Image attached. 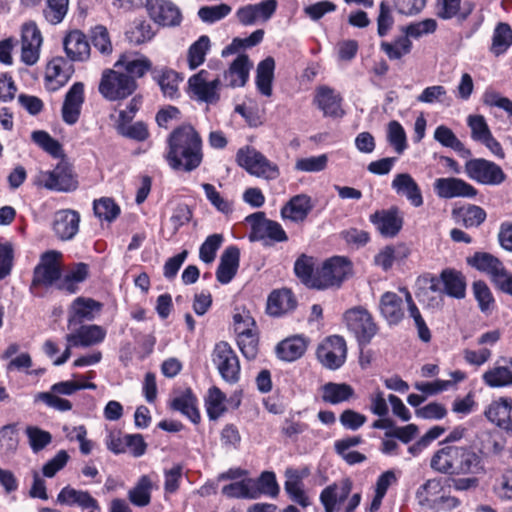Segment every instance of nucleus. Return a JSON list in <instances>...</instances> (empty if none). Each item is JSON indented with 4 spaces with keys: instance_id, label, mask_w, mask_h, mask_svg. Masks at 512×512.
<instances>
[{
    "instance_id": "obj_20",
    "label": "nucleus",
    "mask_w": 512,
    "mask_h": 512,
    "mask_svg": "<svg viewBox=\"0 0 512 512\" xmlns=\"http://www.w3.org/2000/svg\"><path fill=\"white\" fill-rule=\"evenodd\" d=\"M391 188L397 195L405 197L413 207H420L424 203L421 188L409 173H398L391 182Z\"/></svg>"
},
{
    "instance_id": "obj_56",
    "label": "nucleus",
    "mask_w": 512,
    "mask_h": 512,
    "mask_svg": "<svg viewBox=\"0 0 512 512\" xmlns=\"http://www.w3.org/2000/svg\"><path fill=\"white\" fill-rule=\"evenodd\" d=\"M25 433L29 440V445L34 453L43 450L52 441V435L37 426H27Z\"/></svg>"
},
{
    "instance_id": "obj_26",
    "label": "nucleus",
    "mask_w": 512,
    "mask_h": 512,
    "mask_svg": "<svg viewBox=\"0 0 512 512\" xmlns=\"http://www.w3.org/2000/svg\"><path fill=\"white\" fill-rule=\"evenodd\" d=\"M69 59L62 56L54 57L46 68V80L56 82V86L51 90L55 91L59 87L65 85L74 73V66Z\"/></svg>"
},
{
    "instance_id": "obj_37",
    "label": "nucleus",
    "mask_w": 512,
    "mask_h": 512,
    "mask_svg": "<svg viewBox=\"0 0 512 512\" xmlns=\"http://www.w3.org/2000/svg\"><path fill=\"white\" fill-rule=\"evenodd\" d=\"M152 78L155 80L165 97L174 99L179 96L178 85L182 77L172 69L153 70Z\"/></svg>"
},
{
    "instance_id": "obj_39",
    "label": "nucleus",
    "mask_w": 512,
    "mask_h": 512,
    "mask_svg": "<svg viewBox=\"0 0 512 512\" xmlns=\"http://www.w3.org/2000/svg\"><path fill=\"white\" fill-rule=\"evenodd\" d=\"M354 394L353 387L347 383L328 382L322 386V400L332 405L346 402Z\"/></svg>"
},
{
    "instance_id": "obj_40",
    "label": "nucleus",
    "mask_w": 512,
    "mask_h": 512,
    "mask_svg": "<svg viewBox=\"0 0 512 512\" xmlns=\"http://www.w3.org/2000/svg\"><path fill=\"white\" fill-rule=\"evenodd\" d=\"M237 344L242 352L243 356L252 360L255 359L258 354V333L257 329L241 327L237 325Z\"/></svg>"
},
{
    "instance_id": "obj_57",
    "label": "nucleus",
    "mask_w": 512,
    "mask_h": 512,
    "mask_svg": "<svg viewBox=\"0 0 512 512\" xmlns=\"http://www.w3.org/2000/svg\"><path fill=\"white\" fill-rule=\"evenodd\" d=\"M223 239L224 238L222 234L216 233L209 235L200 246L199 258L204 263H212L216 258V253L218 249L221 247Z\"/></svg>"
},
{
    "instance_id": "obj_15",
    "label": "nucleus",
    "mask_w": 512,
    "mask_h": 512,
    "mask_svg": "<svg viewBox=\"0 0 512 512\" xmlns=\"http://www.w3.org/2000/svg\"><path fill=\"white\" fill-rule=\"evenodd\" d=\"M102 309V304L92 298L79 296L75 298L68 309L67 328L75 329L84 321L95 319Z\"/></svg>"
},
{
    "instance_id": "obj_34",
    "label": "nucleus",
    "mask_w": 512,
    "mask_h": 512,
    "mask_svg": "<svg viewBox=\"0 0 512 512\" xmlns=\"http://www.w3.org/2000/svg\"><path fill=\"white\" fill-rule=\"evenodd\" d=\"M198 400L192 390L187 388L181 395L175 397L171 402V409L186 416L192 423L200 422V412L197 407Z\"/></svg>"
},
{
    "instance_id": "obj_12",
    "label": "nucleus",
    "mask_w": 512,
    "mask_h": 512,
    "mask_svg": "<svg viewBox=\"0 0 512 512\" xmlns=\"http://www.w3.org/2000/svg\"><path fill=\"white\" fill-rule=\"evenodd\" d=\"M38 183L48 190L59 192H70L78 186L71 168L66 163H59L53 170L42 171Z\"/></svg>"
},
{
    "instance_id": "obj_44",
    "label": "nucleus",
    "mask_w": 512,
    "mask_h": 512,
    "mask_svg": "<svg viewBox=\"0 0 512 512\" xmlns=\"http://www.w3.org/2000/svg\"><path fill=\"white\" fill-rule=\"evenodd\" d=\"M507 366H494L482 375V380L490 388L512 387V370Z\"/></svg>"
},
{
    "instance_id": "obj_36",
    "label": "nucleus",
    "mask_w": 512,
    "mask_h": 512,
    "mask_svg": "<svg viewBox=\"0 0 512 512\" xmlns=\"http://www.w3.org/2000/svg\"><path fill=\"white\" fill-rule=\"evenodd\" d=\"M444 285V293L456 299H463L466 295V281L464 275L455 269H444L440 274Z\"/></svg>"
},
{
    "instance_id": "obj_53",
    "label": "nucleus",
    "mask_w": 512,
    "mask_h": 512,
    "mask_svg": "<svg viewBox=\"0 0 512 512\" xmlns=\"http://www.w3.org/2000/svg\"><path fill=\"white\" fill-rule=\"evenodd\" d=\"M153 36L151 25L145 21H135L133 26L126 31L127 40L134 45L143 44L151 40Z\"/></svg>"
},
{
    "instance_id": "obj_49",
    "label": "nucleus",
    "mask_w": 512,
    "mask_h": 512,
    "mask_svg": "<svg viewBox=\"0 0 512 512\" xmlns=\"http://www.w3.org/2000/svg\"><path fill=\"white\" fill-rule=\"evenodd\" d=\"M93 211L100 220L112 222L119 216L120 207L112 198L103 197L93 202Z\"/></svg>"
},
{
    "instance_id": "obj_10",
    "label": "nucleus",
    "mask_w": 512,
    "mask_h": 512,
    "mask_svg": "<svg viewBox=\"0 0 512 512\" xmlns=\"http://www.w3.org/2000/svg\"><path fill=\"white\" fill-rule=\"evenodd\" d=\"M351 263L345 257L335 256L326 260L318 269V285L316 289H326L340 284L351 273Z\"/></svg>"
},
{
    "instance_id": "obj_1",
    "label": "nucleus",
    "mask_w": 512,
    "mask_h": 512,
    "mask_svg": "<svg viewBox=\"0 0 512 512\" xmlns=\"http://www.w3.org/2000/svg\"><path fill=\"white\" fill-rule=\"evenodd\" d=\"M168 151L165 159L176 171L191 172L203 161L202 139L190 124L175 128L167 139Z\"/></svg>"
},
{
    "instance_id": "obj_23",
    "label": "nucleus",
    "mask_w": 512,
    "mask_h": 512,
    "mask_svg": "<svg viewBox=\"0 0 512 512\" xmlns=\"http://www.w3.org/2000/svg\"><path fill=\"white\" fill-rule=\"evenodd\" d=\"M63 47L72 62H84L90 57V44L80 30L70 31L63 39Z\"/></svg>"
},
{
    "instance_id": "obj_43",
    "label": "nucleus",
    "mask_w": 512,
    "mask_h": 512,
    "mask_svg": "<svg viewBox=\"0 0 512 512\" xmlns=\"http://www.w3.org/2000/svg\"><path fill=\"white\" fill-rule=\"evenodd\" d=\"M512 400L508 397H501L492 402L485 410V416L489 421L502 427L511 419Z\"/></svg>"
},
{
    "instance_id": "obj_9",
    "label": "nucleus",
    "mask_w": 512,
    "mask_h": 512,
    "mask_svg": "<svg viewBox=\"0 0 512 512\" xmlns=\"http://www.w3.org/2000/svg\"><path fill=\"white\" fill-rule=\"evenodd\" d=\"M212 361L226 382L231 384L238 382L240 378L239 359L227 342L220 341L215 345Z\"/></svg>"
},
{
    "instance_id": "obj_50",
    "label": "nucleus",
    "mask_w": 512,
    "mask_h": 512,
    "mask_svg": "<svg viewBox=\"0 0 512 512\" xmlns=\"http://www.w3.org/2000/svg\"><path fill=\"white\" fill-rule=\"evenodd\" d=\"M225 399V394L218 387L213 386L209 389L206 410L210 420L218 419L226 411Z\"/></svg>"
},
{
    "instance_id": "obj_33",
    "label": "nucleus",
    "mask_w": 512,
    "mask_h": 512,
    "mask_svg": "<svg viewBox=\"0 0 512 512\" xmlns=\"http://www.w3.org/2000/svg\"><path fill=\"white\" fill-rule=\"evenodd\" d=\"M157 488L149 475H142L128 491V500L135 507H146L151 503L152 490Z\"/></svg>"
},
{
    "instance_id": "obj_45",
    "label": "nucleus",
    "mask_w": 512,
    "mask_h": 512,
    "mask_svg": "<svg viewBox=\"0 0 512 512\" xmlns=\"http://www.w3.org/2000/svg\"><path fill=\"white\" fill-rule=\"evenodd\" d=\"M512 45V29L509 24L500 22L496 25L493 36L490 52L498 57L504 54Z\"/></svg>"
},
{
    "instance_id": "obj_62",
    "label": "nucleus",
    "mask_w": 512,
    "mask_h": 512,
    "mask_svg": "<svg viewBox=\"0 0 512 512\" xmlns=\"http://www.w3.org/2000/svg\"><path fill=\"white\" fill-rule=\"evenodd\" d=\"M467 123L471 129V138L474 141L482 143L490 136L491 131L482 115H470Z\"/></svg>"
},
{
    "instance_id": "obj_24",
    "label": "nucleus",
    "mask_w": 512,
    "mask_h": 512,
    "mask_svg": "<svg viewBox=\"0 0 512 512\" xmlns=\"http://www.w3.org/2000/svg\"><path fill=\"white\" fill-rule=\"evenodd\" d=\"M467 264L480 272L486 273L492 284L506 269L499 258L488 252H475L467 258Z\"/></svg>"
},
{
    "instance_id": "obj_7",
    "label": "nucleus",
    "mask_w": 512,
    "mask_h": 512,
    "mask_svg": "<svg viewBox=\"0 0 512 512\" xmlns=\"http://www.w3.org/2000/svg\"><path fill=\"white\" fill-rule=\"evenodd\" d=\"M465 173L469 179L483 185L497 186L506 180L502 168L484 158H473L465 163Z\"/></svg>"
},
{
    "instance_id": "obj_52",
    "label": "nucleus",
    "mask_w": 512,
    "mask_h": 512,
    "mask_svg": "<svg viewBox=\"0 0 512 512\" xmlns=\"http://www.w3.org/2000/svg\"><path fill=\"white\" fill-rule=\"evenodd\" d=\"M472 290L480 311L482 313L491 311L495 300L488 285L484 281L478 280L473 283Z\"/></svg>"
},
{
    "instance_id": "obj_48",
    "label": "nucleus",
    "mask_w": 512,
    "mask_h": 512,
    "mask_svg": "<svg viewBox=\"0 0 512 512\" xmlns=\"http://www.w3.org/2000/svg\"><path fill=\"white\" fill-rule=\"evenodd\" d=\"M210 48V39L206 35L199 37L188 50V64L191 70L196 69L205 61V56Z\"/></svg>"
},
{
    "instance_id": "obj_6",
    "label": "nucleus",
    "mask_w": 512,
    "mask_h": 512,
    "mask_svg": "<svg viewBox=\"0 0 512 512\" xmlns=\"http://www.w3.org/2000/svg\"><path fill=\"white\" fill-rule=\"evenodd\" d=\"M236 161L251 175L265 179H276L279 176L277 165L253 147L240 148L236 154Z\"/></svg>"
},
{
    "instance_id": "obj_17",
    "label": "nucleus",
    "mask_w": 512,
    "mask_h": 512,
    "mask_svg": "<svg viewBox=\"0 0 512 512\" xmlns=\"http://www.w3.org/2000/svg\"><path fill=\"white\" fill-rule=\"evenodd\" d=\"M147 10L150 18L162 26H177L182 19L180 10L170 1L150 0Z\"/></svg>"
},
{
    "instance_id": "obj_2",
    "label": "nucleus",
    "mask_w": 512,
    "mask_h": 512,
    "mask_svg": "<svg viewBox=\"0 0 512 512\" xmlns=\"http://www.w3.org/2000/svg\"><path fill=\"white\" fill-rule=\"evenodd\" d=\"M430 466L447 475H477L484 472L482 457L469 446L445 445L432 456Z\"/></svg>"
},
{
    "instance_id": "obj_51",
    "label": "nucleus",
    "mask_w": 512,
    "mask_h": 512,
    "mask_svg": "<svg viewBox=\"0 0 512 512\" xmlns=\"http://www.w3.org/2000/svg\"><path fill=\"white\" fill-rule=\"evenodd\" d=\"M232 11V7L226 3L214 6H202L198 10V17L202 22L213 24L227 17Z\"/></svg>"
},
{
    "instance_id": "obj_14",
    "label": "nucleus",
    "mask_w": 512,
    "mask_h": 512,
    "mask_svg": "<svg viewBox=\"0 0 512 512\" xmlns=\"http://www.w3.org/2000/svg\"><path fill=\"white\" fill-rule=\"evenodd\" d=\"M434 191L439 198H474L477 196V189L461 178L447 177L437 178L433 184Z\"/></svg>"
},
{
    "instance_id": "obj_16",
    "label": "nucleus",
    "mask_w": 512,
    "mask_h": 512,
    "mask_svg": "<svg viewBox=\"0 0 512 512\" xmlns=\"http://www.w3.org/2000/svg\"><path fill=\"white\" fill-rule=\"evenodd\" d=\"M85 101L84 84L75 82L66 92L61 108L64 123L74 125L78 122Z\"/></svg>"
},
{
    "instance_id": "obj_54",
    "label": "nucleus",
    "mask_w": 512,
    "mask_h": 512,
    "mask_svg": "<svg viewBox=\"0 0 512 512\" xmlns=\"http://www.w3.org/2000/svg\"><path fill=\"white\" fill-rule=\"evenodd\" d=\"M387 140L398 154H402L407 148L406 133L402 125L393 120L388 124Z\"/></svg>"
},
{
    "instance_id": "obj_60",
    "label": "nucleus",
    "mask_w": 512,
    "mask_h": 512,
    "mask_svg": "<svg viewBox=\"0 0 512 512\" xmlns=\"http://www.w3.org/2000/svg\"><path fill=\"white\" fill-rule=\"evenodd\" d=\"M91 41L95 49L101 54L108 55L112 52V43L106 27L98 25L91 31Z\"/></svg>"
},
{
    "instance_id": "obj_19",
    "label": "nucleus",
    "mask_w": 512,
    "mask_h": 512,
    "mask_svg": "<svg viewBox=\"0 0 512 512\" xmlns=\"http://www.w3.org/2000/svg\"><path fill=\"white\" fill-rule=\"evenodd\" d=\"M71 333L65 336V340L75 347H89L99 344L106 337V330L99 325H82L69 329Z\"/></svg>"
},
{
    "instance_id": "obj_3",
    "label": "nucleus",
    "mask_w": 512,
    "mask_h": 512,
    "mask_svg": "<svg viewBox=\"0 0 512 512\" xmlns=\"http://www.w3.org/2000/svg\"><path fill=\"white\" fill-rule=\"evenodd\" d=\"M138 88L133 77L114 69H106L102 73L99 83V93L109 101L124 100L131 96Z\"/></svg>"
},
{
    "instance_id": "obj_5",
    "label": "nucleus",
    "mask_w": 512,
    "mask_h": 512,
    "mask_svg": "<svg viewBox=\"0 0 512 512\" xmlns=\"http://www.w3.org/2000/svg\"><path fill=\"white\" fill-rule=\"evenodd\" d=\"M343 319L348 330L353 333L360 346L368 345L377 333L378 327L371 314L361 306L347 310Z\"/></svg>"
},
{
    "instance_id": "obj_21",
    "label": "nucleus",
    "mask_w": 512,
    "mask_h": 512,
    "mask_svg": "<svg viewBox=\"0 0 512 512\" xmlns=\"http://www.w3.org/2000/svg\"><path fill=\"white\" fill-rule=\"evenodd\" d=\"M115 68H122L129 77L133 79L142 78L147 72L152 74L153 68L151 60L138 53L126 52L120 55L114 64Z\"/></svg>"
},
{
    "instance_id": "obj_22",
    "label": "nucleus",
    "mask_w": 512,
    "mask_h": 512,
    "mask_svg": "<svg viewBox=\"0 0 512 512\" xmlns=\"http://www.w3.org/2000/svg\"><path fill=\"white\" fill-rule=\"evenodd\" d=\"M342 97L328 86H320L316 90L314 104L323 112L325 117L341 118L345 114L341 107Z\"/></svg>"
},
{
    "instance_id": "obj_18",
    "label": "nucleus",
    "mask_w": 512,
    "mask_h": 512,
    "mask_svg": "<svg viewBox=\"0 0 512 512\" xmlns=\"http://www.w3.org/2000/svg\"><path fill=\"white\" fill-rule=\"evenodd\" d=\"M80 214L72 209H62L55 212L52 229L61 240H71L79 231Z\"/></svg>"
},
{
    "instance_id": "obj_31",
    "label": "nucleus",
    "mask_w": 512,
    "mask_h": 512,
    "mask_svg": "<svg viewBox=\"0 0 512 512\" xmlns=\"http://www.w3.org/2000/svg\"><path fill=\"white\" fill-rule=\"evenodd\" d=\"M251 67L252 63L248 55H238L228 70L224 72V78L228 81V86L233 88L243 87L248 81Z\"/></svg>"
},
{
    "instance_id": "obj_38",
    "label": "nucleus",
    "mask_w": 512,
    "mask_h": 512,
    "mask_svg": "<svg viewBox=\"0 0 512 512\" xmlns=\"http://www.w3.org/2000/svg\"><path fill=\"white\" fill-rule=\"evenodd\" d=\"M314 258L306 254H301L294 263V272L297 278L305 286L316 289L318 285V270L315 268Z\"/></svg>"
},
{
    "instance_id": "obj_63",
    "label": "nucleus",
    "mask_w": 512,
    "mask_h": 512,
    "mask_svg": "<svg viewBox=\"0 0 512 512\" xmlns=\"http://www.w3.org/2000/svg\"><path fill=\"white\" fill-rule=\"evenodd\" d=\"M437 29V22L428 18L419 22H414L404 28L405 37L419 38L425 34H431Z\"/></svg>"
},
{
    "instance_id": "obj_13",
    "label": "nucleus",
    "mask_w": 512,
    "mask_h": 512,
    "mask_svg": "<svg viewBox=\"0 0 512 512\" xmlns=\"http://www.w3.org/2000/svg\"><path fill=\"white\" fill-rule=\"evenodd\" d=\"M369 221L383 238H394L403 228L404 217L397 206L376 210L369 216Z\"/></svg>"
},
{
    "instance_id": "obj_41",
    "label": "nucleus",
    "mask_w": 512,
    "mask_h": 512,
    "mask_svg": "<svg viewBox=\"0 0 512 512\" xmlns=\"http://www.w3.org/2000/svg\"><path fill=\"white\" fill-rule=\"evenodd\" d=\"M473 10L469 4L468 9L461 10V0H437L436 15L443 20L457 18L458 21H465Z\"/></svg>"
},
{
    "instance_id": "obj_59",
    "label": "nucleus",
    "mask_w": 512,
    "mask_h": 512,
    "mask_svg": "<svg viewBox=\"0 0 512 512\" xmlns=\"http://www.w3.org/2000/svg\"><path fill=\"white\" fill-rule=\"evenodd\" d=\"M96 388H97L96 384H94L92 382L84 383V382H79V381H74V380H67V381H60V382L53 384L50 387L49 391H51L57 395L70 396L79 390H83V389L95 390Z\"/></svg>"
},
{
    "instance_id": "obj_64",
    "label": "nucleus",
    "mask_w": 512,
    "mask_h": 512,
    "mask_svg": "<svg viewBox=\"0 0 512 512\" xmlns=\"http://www.w3.org/2000/svg\"><path fill=\"white\" fill-rule=\"evenodd\" d=\"M328 163L326 154L311 156L297 160L295 168L304 172H320L323 171Z\"/></svg>"
},
{
    "instance_id": "obj_61",
    "label": "nucleus",
    "mask_w": 512,
    "mask_h": 512,
    "mask_svg": "<svg viewBox=\"0 0 512 512\" xmlns=\"http://www.w3.org/2000/svg\"><path fill=\"white\" fill-rule=\"evenodd\" d=\"M35 401H41L49 408L60 412H66L72 409V403L69 400L61 398L51 391L38 393L35 397Z\"/></svg>"
},
{
    "instance_id": "obj_4",
    "label": "nucleus",
    "mask_w": 512,
    "mask_h": 512,
    "mask_svg": "<svg viewBox=\"0 0 512 512\" xmlns=\"http://www.w3.org/2000/svg\"><path fill=\"white\" fill-rule=\"evenodd\" d=\"M246 222L251 226V231L248 235V239L251 242L260 241L265 246H271L288 240V236L281 224L266 218L264 212H255L248 215Z\"/></svg>"
},
{
    "instance_id": "obj_46",
    "label": "nucleus",
    "mask_w": 512,
    "mask_h": 512,
    "mask_svg": "<svg viewBox=\"0 0 512 512\" xmlns=\"http://www.w3.org/2000/svg\"><path fill=\"white\" fill-rule=\"evenodd\" d=\"M286 475L288 480L285 482V490L289 494L290 498L301 505L307 507L309 505V499L302 489L301 476L297 470H287Z\"/></svg>"
},
{
    "instance_id": "obj_11",
    "label": "nucleus",
    "mask_w": 512,
    "mask_h": 512,
    "mask_svg": "<svg viewBox=\"0 0 512 512\" xmlns=\"http://www.w3.org/2000/svg\"><path fill=\"white\" fill-rule=\"evenodd\" d=\"M316 355L324 367L330 370L340 368L344 364L347 355L344 338L338 335L329 336L318 346Z\"/></svg>"
},
{
    "instance_id": "obj_28",
    "label": "nucleus",
    "mask_w": 512,
    "mask_h": 512,
    "mask_svg": "<svg viewBox=\"0 0 512 512\" xmlns=\"http://www.w3.org/2000/svg\"><path fill=\"white\" fill-rule=\"evenodd\" d=\"M313 205L311 198L305 194H299L292 197L281 209V217L283 219H289L292 222H303Z\"/></svg>"
},
{
    "instance_id": "obj_8",
    "label": "nucleus",
    "mask_w": 512,
    "mask_h": 512,
    "mask_svg": "<svg viewBox=\"0 0 512 512\" xmlns=\"http://www.w3.org/2000/svg\"><path fill=\"white\" fill-rule=\"evenodd\" d=\"M61 253L50 250L42 254L40 262L33 270L30 291L36 287H51L61 279L62 271L58 259Z\"/></svg>"
},
{
    "instance_id": "obj_55",
    "label": "nucleus",
    "mask_w": 512,
    "mask_h": 512,
    "mask_svg": "<svg viewBox=\"0 0 512 512\" xmlns=\"http://www.w3.org/2000/svg\"><path fill=\"white\" fill-rule=\"evenodd\" d=\"M32 141L44 151L53 157H59L62 154L61 144L52 138L49 133L43 130L33 131L31 134Z\"/></svg>"
},
{
    "instance_id": "obj_29",
    "label": "nucleus",
    "mask_w": 512,
    "mask_h": 512,
    "mask_svg": "<svg viewBox=\"0 0 512 512\" xmlns=\"http://www.w3.org/2000/svg\"><path fill=\"white\" fill-rule=\"evenodd\" d=\"M307 345L308 340L302 335L288 337L277 344V357L286 362H293L304 355Z\"/></svg>"
},
{
    "instance_id": "obj_25",
    "label": "nucleus",
    "mask_w": 512,
    "mask_h": 512,
    "mask_svg": "<svg viewBox=\"0 0 512 512\" xmlns=\"http://www.w3.org/2000/svg\"><path fill=\"white\" fill-rule=\"evenodd\" d=\"M240 262V250L237 246H228L220 257L216 270V279L221 284H228L235 277Z\"/></svg>"
},
{
    "instance_id": "obj_27",
    "label": "nucleus",
    "mask_w": 512,
    "mask_h": 512,
    "mask_svg": "<svg viewBox=\"0 0 512 512\" xmlns=\"http://www.w3.org/2000/svg\"><path fill=\"white\" fill-rule=\"evenodd\" d=\"M297 306L296 298L289 289L271 292L267 300V313L271 316H281L293 311Z\"/></svg>"
},
{
    "instance_id": "obj_32",
    "label": "nucleus",
    "mask_w": 512,
    "mask_h": 512,
    "mask_svg": "<svg viewBox=\"0 0 512 512\" xmlns=\"http://www.w3.org/2000/svg\"><path fill=\"white\" fill-rule=\"evenodd\" d=\"M402 298L395 292H385L379 303L381 315L389 325H397L404 317Z\"/></svg>"
},
{
    "instance_id": "obj_42",
    "label": "nucleus",
    "mask_w": 512,
    "mask_h": 512,
    "mask_svg": "<svg viewBox=\"0 0 512 512\" xmlns=\"http://www.w3.org/2000/svg\"><path fill=\"white\" fill-rule=\"evenodd\" d=\"M274 70L275 60L270 56L262 60L257 66L256 86L259 92L265 96H271L272 94Z\"/></svg>"
},
{
    "instance_id": "obj_58",
    "label": "nucleus",
    "mask_w": 512,
    "mask_h": 512,
    "mask_svg": "<svg viewBox=\"0 0 512 512\" xmlns=\"http://www.w3.org/2000/svg\"><path fill=\"white\" fill-rule=\"evenodd\" d=\"M412 43L405 36L399 37L394 43L382 42L381 49L391 60H397L411 51Z\"/></svg>"
},
{
    "instance_id": "obj_35",
    "label": "nucleus",
    "mask_w": 512,
    "mask_h": 512,
    "mask_svg": "<svg viewBox=\"0 0 512 512\" xmlns=\"http://www.w3.org/2000/svg\"><path fill=\"white\" fill-rule=\"evenodd\" d=\"M253 499L261 495H267L272 498L279 494V486L276 481V475L271 471H264L257 479L248 478Z\"/></svg>"
},
{
    "instance_id": "obj_47",
    "label": "nucleus",
    "mask_w": 512,
    "mask_h": 512,
    "mask_svg": "<svg viewBox=\"0 0 512 512\" xmlns=\"http://www.w3.org/2000/svg\"><path fill=\"white\" fill-rule=\"evenodd\" d=\"M68 9L69 0H46L43 16L48 23L57 25L64 20Z\"/></svg>"
},
{
    "instance_id": "obj_30",
    "label": "nucleus",
    "mask_w": 512,
    "mask_h": 512,
    "mask_svg": "<svg viewBox=\"0 0 512 512\" xmlns=\"http://www.w3.org/2000/svg\"><path fill=\"white\" fill-rule=\"evenodd\" d=\"M209 72L200 70L188 80L189 88L199 101L214 104L219 101L220 95L208 84Z\"/></svg>"
}]
</instances>
